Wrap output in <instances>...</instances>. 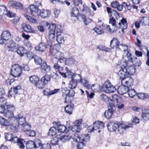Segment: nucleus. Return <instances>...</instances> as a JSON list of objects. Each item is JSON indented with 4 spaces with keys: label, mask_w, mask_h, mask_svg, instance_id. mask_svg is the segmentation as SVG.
Wrapping results in <instances>:
<instances>
[{
    "label": "nucleus",
    "mask_w": 149,
    "mask_h": 149,
    "mask_svg": "<svg viewBox=\"0 0 149 149\" xmlns=\"http://www.w3.org/2000/svg\"><path fill=\"white\" fill-rule=\"evenodd\" d=\"M40 149H51V146L49 143L44 144L41 146Z\"/></svg>",
    "instance_id": "60"
},
{
    "label": "nucleus",
    "mask_w": 149,
    "mask_h": 149,
    "mask_svg": "<svg viewBox=\"0 0 149 149\" xmlns=\"http://www.w3.org/2000/svg\"><path fill=\"white\" fill-rule=\"evenodd\" d=\"M74 141L76 142L80 141L81 139V137L79 136L78 134L72 133V136L71 137Z\"/></svg>",
    "instance_id": "50"
},
{
    "label": "nucleus",
    "mask_w": 149,
    "mask_h": 149,
    "mask_svg": "<svg viewBox=\"0 0 149 149\" xmlns=\"http://www.w3.org/2000/svg\"><path fill=\"white\" fill-rule=\"evenodd\" d=\"M10 3L12 5V6L16 9L22 10L24 8L23 4L20 3L13 1H10Z\"/></svg>",
    "instance_id": "23"
},
{
    "label": "nucleus",
    "mask_w": 149,
    "mask_h": 149,
    "mask_svg": "<svg viewBox=\"0 0 149 149\" xmlns=\"http://www.w3.org/2000/svg\"><path fill=\"white\" fill-rule=\"evenodd\" d=\"M63 97L65 99L64 101L65 103H69L71 102V97L69 95H65V97Z\"/></svg>",
    "instance_id": "58"
},
{
    "label": "nucleus",
    "mask_w": 149,
    "mask_h": 149,
    "mask_svg": "<svg viewBox=\"0 0 149 149\" xmlns=\"http://www.w3.org/2000/svg\"><path fill=\"white\" fill-rule=\"evenodd\" d=\"M80 82L83 86L87 89H89L91 87V85L89 84L88 81L85 79H81Z\"/></svg>",
    "instance_id": "31"
},
{
    "label": "nucleus",
    "mask_w": 149,
    "mask_h": 149,
    "mask_svg": "<svg viewBox=\"0 0 149 149\" xmlns=\"http://www.w3.org/2000/svg\"><path fill=\"white\" fill-rule=\"evenodd\" d=\"M41 70L44 73H48L50 72L51 68L50 66L45 62H43L41 65Z\"/></svg>",
    "instance_id": "17"
},
{
    "label": "nucleus",
    "mask_w": 149,
    "mask_h": 149,
    "mask_svg": "<svg viewBox=\"0 0 149 149\" xmlns=\"http://www.w3.org/2000/svg\"><path fill=\"white\" fill-rule=\"evenodd\" d=\"M17 143L19 148H24L25 147L24 144L25 143V141L23 139H19L17 136L13 137L12 141Z\"/></svg>",
    "instance_id": "15"
},
{
    "label": "nucleus",
    "mask_w": 149,
    "mask_h": 149,
    "mask_svg": "<svg viewBox=\"0 0 149 149\" xmlns=\"http://www.w3.org/2000/svg\"><path fill=\"white\" fill-rule=\"evenodd\" d=\"M128 88L123 85L120 86L118 88L117 92L120 95H124L127 92Z\"/></svg>",
    "instance_id": "20"
},
{
    "label": "nucleus",
    "mask_w": 149,
    "mask_h": 149,
    "mask_svg": "<svg viewBox=\"0 0 149 149\" xmlns=\"http://www.w3.org/2000/svg\"><path fill=\"white\" fill-rule=\"evenodd\" d=\"M56 40L59 44H63L64 42V40L63 35H58L56 36Z\"/></svg>",
    "instance_id": "47"
},
{
    "label": "nucleus",
    "mask_w": 149,
    "mask_h": 149,
    "mask_svg": "<svg viewBox=\"0 0 149 149\" xmlns=\"http://www.w3.org/2000/svg\"><path fill=\"white\" fill-rule=\"evenodd\" d=\"M24 16L30 22L33 23H37L36 19L31 17V16H29L26 14H24Z\"/></svg>",
    "instance_id": "40"
},
{
    "label": "nucleus",
    "mask_w": 149,
    "mask_h": 149,
    "mask_svg": "<svg viewBox=\"0 0 149 149\" xmlns=\"http://www.w3.org/2000/svg\"><path fill=\"white\" fill-rule=\"evenodd\" d=\"M77 82L72 79L68 84V87L71 89H74L77 86Z\"/></svg>",
    "instance_id": "46"
},
{
    "label": "nucleus",
    "mask_w": 149,
    "mask_h": 149,
    "mask_svg": "<svg viewBox=\"0 0 149 149\" xmlns=\"http://www.w3.org/2000/svg\"><path fill=\"white\" fill-rule=\"evenodd\" d=\"M90 139L89 135L88 134H82L81 137V140L84 142L88 141Z\"/></svg>",
    "instance_id": "52"
},
{
    "label": "nucleus",
    "mask_w": 149,
    "mask_h": 149,
    "mask_svg": "<svg viewBox=\"0 0 149 149\" xmlns=\"http://www.w3.org/2000/svg\"><path fill=\"white\" fill-rule=\"evenodd\" d=\"M104 124L103 122L99 121H95L94 123L93 127L90 132H93L95 130L99 129L98 132L100 133L104 128Z\"/></svg>",
    "instance_id": "9"
},
{
    "label": "nucleus",
    "mask_w": 149,
    "mask_h": 149,
    "mask_svg": "<svg viewBox=\"0 0 149 149\" xmlns=\"http://www.w3.org/2000/svg\"><path fill=\"white\" fill-rule=\"evenodd\" d=\"M34 59V62L36 64L40 65L41 64L42 62V60L40 57L35 55Z\"/></svg>",
    "instance_id": "53"
},
{
    "label": "nucleus",
    "mask_w": 149,
    "mask_h": 149,
    "mask_svg": "<svg viewBox=\"0 0 149 149\" xmlns=\"http://www.w3.org/2000/svg\"><path fill=\"white\" fill-rule=\"evenodd\" d=\"M92 90L95 92H97L100 90V86L98 84H93L91 86Z\"/></svg>",
    "instance_id": "48"
},
{
    "label": "nucleus",
    "mask_w": 149,
    "mask_h": 149,
    "mask_svg": "<svg viewBox=\"0 0 149 149\" xmlns=\"http://www.w3.org/2000/svg\"><path fill=\"white\" fill-rule=\"evenodd\" d=\"M123 57L125 60V61L123 63V66H122V64H121V69L119 71L118 73V77L121 80L128 76V75H131L132 74L129 72V69L127 68V61L133 62L132 58V55L129 52H127L126 54L124 55Z\"/></svg>",
    "instance_id": "1"
},
{
    "label": "nucleus",
    "mask_w": 149,
    "mask_h": 149,
    "mask_svg": "<svg viewBox=\"0 0 149 149\" xmlns=\"http://www.w3.org/2000/svg\"><path fill=\"white\" fill-rule=\"evenodd\" d=\"M105 28L104 25L102 24L101 26H97L94 29V30L98 35H100L104 33V29Z\"/></svg>",
    "instance_id": "22"
},
{
    "label": "nucleus",
    "mask_w": 149,
    "mask_h": 149,
    "mask_svg": "<svg viewBox=\"0 0 149 149\" xmlns=\"http://www.w3.org/2000/svg\"><path fill=\"white\" fill-rule=\"evenodd\" d=\"M149 120V110L147 109L143 112L141 114V120L143 121Z\"/></svg>",
    "instance_id": "25"
},
{
    "label": "nucleus",
    "mask_w": 149,
    "mask_h": 149,
    "mask_svg": "<svg viewBox=\"0 0 149 149\" xmlns=\"http://www.w3.org/2000/svg\"><path fill=\"white\" fill-rule=\"evenodd\" d=\"M28 9L31 11V14L34 16L39 15L40 10L39 9L38 7L36 6L31 4L28 7Z\"/></svg>",
    "instance_id": "14"
},
{
    "label": "nucleus",
    "mask_w": 149,
    "mask_h": 149,
    "mask_svg": "<svg viewBox=\"0 0 149 149\" xmlns=\"http://www.w3.org/2000/svg\"><path fill=\"white\" fill-rule=\"evenodd\" d=\"M102 87L103 90L106 93H113L116 90V88L113 86L109 81L105 82Z\"/></svg>",
    "instance_id": "7"
},
{
    "label": "nucleus",
    "mask_w": 149,
    "mask_h": 149,
    "mask_svg": "<svg viewBox=\"0 0 149 149\" xmlns=\"http://www.w3.org/2000/svg\"><path fill=\"white\" fill-rule=\"evenodd\" d=\"M16 52L20 56H22L26 52V49L23 47H17Z\"/></svg>",
    "instance_id": "28"
},
{
    "label": "nucleus",
    "mask_w": 149,
    "mask_h": 149,
    "mask_svg": "<svg viewBox=\"0 0 149 149\" xmlns=\"http://www.w3.org/2000/svg\"><path fill=\"white\" fill-rule=\"evenodd\" d=\"M51 78V76L48 74H45L43 76L41 79L42 81L43 82L45 85L47 84L50 82Z\"/></svg>",
    "instance_id": "27"
},
{
    "label": "nucleus",
    "mask_w": 149,
    "mask_h": 149,
    "mask_svg": "<svg viewBox=\"0 0 149 149\" xmlns=\"http://www.w3.org/2000/svg\"><path fill=\"white\" fill-rule=\"evenodd\" d=\"M81 130V127L80 126L74 125L73 126L71 129V130L70 131H72V133L73 132L78 133L80 132Z\"/></svg>",
    "instance_id": "42"
},
{
    "label": "nucleus",
    "mask_w": 149,
    "mask_h": 149,
    "mask_svg": "<svg viewBox=\"0 0 149 149\" xmlns=\"http://www.w3.org/2000/svg\"><path fill=\"white\" fill-rule=\"evenodd\" d=\"M134 80L131 77L128 76L121 80L122 84L123 85L128 88L132 86L134 83Z\"/></svg>",
    "instance_id": "11"
},
{
    "label": "nucleus",
    "mask_w": 149,
    "mask_h": 149,
    "mask_svg": "<svg viewBox=\"0 0 149 149\" xmlns=\"http://www.w3.org/2000/svg\"><path fill=\"white\" fill-rule=\"evenodd\" d=\"M0 123L2 125L5 126H9L10 127L9 124L8 122L5 118L2 117L0 118Z\"/></svg>",
    "instance_id": "49"
},
{
    "label": "nucleus",
    "mask_w": 149,
    "mask_h": 149,
    "mask_svg": "<svg viewBox=\"0 0 149 149\" xmlns=\"http://www.w3.org/2000/svg\"><path fill=\"white\" fill-rule=\"evenodd\" d=\"M50 53L55 58L58 59V61H63L65 59L64 55L59 51L53 48L50 50Z\"/></svg>",
    "instance_id": "8"
},
{
    "label": "nucleus",
    "mask_w": 149,
    "mask_h": 149,
    "mask_svg": "<svg viewBox=\"0 0 149 149\" xmlns=\"http://www.w3.org/2000/svg\"><path fill=\"white\" fill-rule=\"evenodd\" d=\"M33 142L36 149L39 147H40V148L41 146L42 145L41 141L37 139H36Z\"/></svg>",
    "instance_id": "51"
},
{
    "label": "nucleus",
    "mask_w": 149,
    "mask_h": 149,
    "mask_svg": "<svg viewBox=\"0 0 149 149\" xmlns=\"http://www.w3.org/2000/svg\"><path fill=\"white\" fill-rule=\"evenodd\" d=\"M108 130L110 132L115 131L118 128V130L120 134H122L124 131L132 127V124L130 125L126 123H116L113 122H110L107 125Z\"/></svg>",
    "instance_id": "2"
},
{
    "label": "nucleus",
    "mask_w": 149,
    "mask_h": 149,
    "mask_svg": "<svg viewBox=\"0 0 149 149\" xmlns=\"http://www.w3.org/2000/svg\"><path fill=\"white\" fill-rule=\"evenodd\" d=\"M51 14L50 11L48 10H40L39 15L43 18L49 17Z\"/></svg>",
    "instance_id": "21"
},
{
    "label": "nucleus",
    "mask_w": 149,
    "mask_h": 149,
    "mask_svg": "<svg viewBox=\"0 0 149 149\" xmlns=\"http://www.w3.org/2000/svg\"><path fill=\"white\" fill-rule=\"evenodd\" d=\"M119 44L118 40L116 38H114L111 41L110 46L111 48H116L117 49L120 50Z\"/></svg>",
    "instance_id": "18"
},
{
    "label": "nucleus",
    "mask_w": 149,
    "mask_h": 149,
    "mask_svg": "<svg viewBox=\"0 0 149 149\" xmlns=\"http://www.w3.org/2000/svg\"><path fill=\"white\" fill-rule=\"evenodd\" d=\"M25 144H26L27 149H36L33 141H30Z\"/></svg>",
    "instance_id": "35"
},
{
    "label": "nucleus",
    "mask_w": 149,
    "mask_h": 149,
    "mask_svg": "<svg viewBox=\"0 0 149 149\" xmlns=\"http://www.w3.org/2000/svg\"><path fill=\"white\" fill-rule=\"evenodd\" d=\"M56 27V24H50L49 28V31L55 32Z\"/></svg>",
    "instance_id": "61"
},
{
    "label": "nucleus",
    "mask_w": 149,
    "mask_h": 149,
    "mask_svg": "<svg viewBox=\"0 0 149 149\" xmlns=\"http://www.w3.org/2000/svg\"><path fill=\"white\" fill-rule=\"evenodd\" d=\"M81 16L83 19V21L86 25H88L91 22L92 20L89 18H86L84 15L81 14Z\"/></svg>",
    "instance_id": "39"
},
{
    "label": "nucleus",
    "mask_w": 149,
    "mask_h": 149,
    "mask_svg": "<svg viewBox=\"0 0 149 149\" xmlns=\"http://www.w3.org/2000/svg\"><path fill=\"white\" fill-rule=\"evenodd\" d=\"M62 91L63 93V97H65V95H68L70 93V91L67 88H63Z\"/></svg>",
    "instance_id": "56"
},
{
    "label": "nucleus",
    "mask_w": 149,
    "mask_h": 149,
    "mask_svg": "<svg viewBox=\"0 0 149 149\" xmlns=\"http://www.w3.org/2000/svg\"><path fill=\"white\" fill-rule=\"evenodd\" d=\"M59 140V136L57 135L52 139L51 141V143L53 146L58 145Z\"/></svg>",
    "instance_id": "36"
},
{
    "label": "nucleus",
    "mask_w": 149,
    "mask_h": 149,
    "mask_svg": "<svg viewBox=\"0 0 149 149\" xmlns=\"http://www.w3.org/2000/svg\"><path fill=\"white\" fill-rule=\"evenodd\" d=\"M46 48L45 44L43 42L40 43L38 45L36 46L35 47V49L36 50L41 52H43L45 51Z\"/></svg>",
    "instance_id": "26"
},
{
    "label": "nucleus",
    "mask_w": 149,
    "mask_h": 149,
    "mask_svg": "<svg viewBox=\"0 0 149 149\" xmlns=\"http://www.w3.org/2000/svg\"><path fill=\"white\" fill-rule=\"evenodd\" d=\"M53 124L56 127L59 132H63L66 129V127L61 124L59 121L54 122H53Z\"/></svg>",
    "instance_id": "16"
},
{
    "label": "nucleus",
    "mask_w": 149,
    "mask_h": 149,
    "mask_svg": "<svg viewBox=\"0 0 149 149\" xmlns=\"http://www.w3.org/2000/svg\"><path fill=\"white\" fill-rule=\"evenodd\" d=\"M109 104V107L108 109L104 113V115L106 118L108 119L110 118L113 115L114 111L115 110L114 106L113 103L110 104L109 103H107Z\"/></svg>",
    "instance_id": "10"
},
{
    "label": "nucleus",
    "mask_w": 149,
    "mask_h": 149,
    "mask_svg": "<svg viewBox=\"0 0 149 149\" xmlns=\"http://www.w3.org/2000/svg\"><path fill=\"white\" fill-rule=\"evenodd\" d=\"M72 136V131H69L65 134L59 136L60 140L63 142L68 141Z\"/></svg>",
    "instance_id": "13"
},
{
    "label": "nucleus",
    "mask_w": 149,
    "mask_h": 149,
    "mask_svg": "<svg viewBox=\"0 0 149 149\" xmlns=\"http://www.w3.org/2000/svg\"><path fill=\"white\" fill-rule=\"evenodd\" d=\"M57 129L55 126L51 127L47 133L48 135L52 136L56 135L57 133Z\"/></svg>",
    "instance_id": "33"
},
{
    "label": "nucleus",
    "mask_w": 149,
    "mask_h": 149,
    "mask_svg": "<svg viewBox=\"0 0 149 149\" xmlns=\"http://www.w3.org/2000/svg\"><path fill=\"white\" fill-rule=\"evenodd\" d=\"M55 36V32L49 31V38L51 41L54 40Z\"/></svg>",
    "instance_id": "55"
},
{
    "label": "nucleus",
    "mask_w": 149,
    "mask_h": 149,
    "mask_svg": "<svg viewBox=\"0 0 149 149\" xmlns=\"http://www.w3.org/2000/svg\"><path fill=\"white\" fill-rule=\"evenodd\" d=\"M73 109V107L70 105H68L65 107V112L69 114H71Z\"/></svg>",
    "instance_id": "37"
},
{
    "label": "nucleus",
    "mask_w": 149,
    "mask_h": 149,
    "mask_svg": "<svg viewBox=\"0 0 149 149\" xmlns=\"http://www.w3.org/2000/svg\"><path fill=\"white\" fill-rule=\"evenodd\" d=\"M35 85L39 88L43 89L45 88V85L43 83L41 79L40 80L39 79V80L37 82Z\"/></svg>",
    "instance_id": "45"
},
{
    "label": "nucleus",
    "mask_w": 149,
    "mask_h": 149,
    "mask_svg": "<svg viewBox=\"0 0 149 149\" xmlns=\"http://www.w3.org/2000/svg\"><path fill=\"white\" fill-rule=\"evenodd\" d=\"M127 92L129 96L131 98L133 97L137 94L136 91L134 89H130L129 88H128Z\"/></svg>",
    "instance_id": "41"
},
{
    "label": "nucleus",
    "mask_w": 149,
    "mask_h": 149,
    "mask_svg": "<svg viewBox=\"0 0 149 149\" xmlns=\"http://www.w3.org/2000/svg\"><path fill=\"white\" fill-rule=\"evenodd\" d=\"M6 106L7 107L8 111L9 110L10 111H13L15 109L14 106L13 104H9L8 103L7 104H6Z\"/></svg>",
    "instance_id": "63"
},
{
    "label": "nucleus",
    "mask_w": 149,
    "mask_h": 149,
    "mask_svg": "<svg viewBox=\"0 0 149 149\" xmlns=\"http://www.w3.org/2000/svg\"><path fill=\"white\" fill-rule=\"evenodd\" d=\"M22 127V129L25 133H26L27 132H28L31 129V126L28 124L25 123L23 125Z\"/></svg>",
    "instance_id": "34"
},
{
    "label": "nucleus",
    "mask_w": 149,
    "mask_h": 149,
    "mask_svg": "<svg viewBox=\"0 0 149 149\" xmlns=\"http://www.w3.org/2000/svg\"><path fill=\"white\" fill-rule=\"evenodd\" d=\"M13 135L11 133H6L5 135V138L6 140L12 141V139L13 137Z\"/></svg>",
    "instance_id": "54"
},
{
    "label": "nucleus",
    "mask_w": 149,
    "mask_h": 149,
    "mask_svg": "<svg viewBox=\"0 0 149 149\" xmlns=\"http://www.w3.org/2000/svg\"><path fill=\"white\" fill-rule=\"evenodd\" d=\"M70 73V75L71 76V79L72 80H74L75 81L78 83L80 82L81 79V77L79 74H74L71 72H67V73L68 74Z\"/></svg>",
    "instance_id": "19"
},
{
    "label": "nucleus",
    "mask_w": 149,
    "mask_h": 149,
    "mask_svg": "<svg viewBox=\"0 0 149 149\" xmlns=\"http://www.w3.org/2000/svg\"><path fill=\"white\" fill-rule=\"evenodd\" d=\"M22 26L23 30L25 31L28 32H32V29L29 25L24 23L22 24Z\"/></svg>",
    "instance_id": "30"
},
{
    "label": "nucleus",
    "mask_w": 149,
    "mask_h": 149,
    "mask_svg": "<svg viewBox=\"0 0 149 149\" xmlns=\"http://www.w3.org/2000/svg\"><path fill=\"white\" fill-rule=\"evenodd\" d=\"M7 11L8 10L5 6H0V15H6L7 13Z\"/></svg>",
    "instance_id": "44"
},
{
    "label": "nucleus",
    "mask_w": 149,
    "mask_h": 149,
    "mask_svg": "<svg viewBox=\"0 0 149 149\" xmlns=\"http://www.w3.org/2000/svg\"><path fill=\"white\" fill-rule=\"evenodd\" d=\"M64 61H58L57 63H55L54 64V67L56 69H57L59 71L62 70L63 67L61 66V65L60 64H63L64 63Z\"/></svg>",
    "instance_id": "29"
},
{
    "label": "nucleus",
    "mask_w": 149,
    "mask_h": 149,
    "mask_svg": "<svg viewBox=\"0 0 149 149\" xmlns=\"http://www.w3.org/2000/svg\"><path fill=\"white\" fill-rule=\"evenodd\" d=\"M118 26H116V24L114 26H112V33L116 32L121 26L122 31H123L125 29H126L127 27V24L126 19L123 18L121 20L120 22L118 23Z\"/></svg>",
    "instance_id": "5"
},
{
    "label": "nucleus",
    "mask_w": 149,
    "mask_h": 149,
    "mask_svg": "<svg viewBox=\"0 0 149 149\" xmlns=\"http://www.w3.org/2000/svg\"><path fill=\"white\" fill-rule=\"evenodd\" d=\"M11 74L14 77H19L22 74L21 67L18 64H15L12 67Z\"/></svg>",
    "instance_id": "4"
},
{
    "label": "nucleus",
    "mask_w": 149,
    "mask_h": 149,
    "mask_svg": "<svg viewBox=\"0 0 149 149\" xmlns=\"http://www.w3.org/2000/svg\"><path fill=\"white\" fill-rule=\"evenodd\" d=\"M14 120H16L17 123L16 124L13 123L10 126V128L12 131L15 132H17V130L19 128V125H22L26 123L25 117L20 114H19L14 118Z\"/></svg>",
    "instance_id": "3"
},
{
    "label": "nucleus",
    "mask_w": 149,
    "mask_h": 149,
    "mask_svg": "<svg viewBox=\"0 0 149 149\" xmlns=\"http://www.w3.org/2000/svg\"><path fill=\"white\" fill-rule=\"evenodd\" d=\"M27 135L30 136H34L36 135L35 132L33 130H31L28 131L25 133Z\"/></svg>",
    "instance_id": "62"
},
{
    "label": "nucleus",
    "mask_w": 149,
    "mask_h": 149,
    "mask_svg": "<svg viewBox=\"0 0 149 149\" xmlns=\"http://www.w3.org/2000/svg\"><path fill=\"white\" fill-rule=\"evenodd\" d=\"M11 37V34L8 31H3L1 35V39L0 40V44H4V42L3 40H8Z\"/></svg>",
    "instance_id": "12"
},
{
    "label": "nucleus",
    "mask_w": 149,
    "mask_h": 149,
    "mask_svg": "<svg viewBox=\"0 0 149 149\" xmlns=\"http://www.w3.org/2000/svg\"><path fill=\"white\" fill-rule=\"evenodd\" d=\"M110 100H112V103L113 104L114 103H116V106L118 108L121 109L124 107V105L122 103V98L119 96H118L117 95L113 94L112 95V99Z\"/></svg>",
    "instance_id": "6"
},
{
    "label": "nucleus",
    "mask_w": 149,
    "mask_h": 149,
    "mask_svg": "<svg viewBox=\"0 0 149 149\" xmlns=\"http://www.w3.org/2000/svg\"><path fill=\"white\" fill-rule=\"evenodd\" d=\"M78 142L79 143L77 145L78 148L79 149H81L84 146V141L81 140L80 141Z\"/></svg>",
    "instance_id": "64"
},
{
    "label": "nucleus",
    "mask_w": 149,
    "mask_h": 149,
    "mask_svg": "<svg viewBox=\"0 0 149 149\" xmlns=\"http://www.w3.org/2000/svg\"><path fill=\"white\" fill-rule=\"evenodd\" d=\"M39 78L36 76L34 75L29 78V81L32 84L36 85L37 82L39 80Z\"/></svg>",
    "instance_id": "43"
},
{
    "label": "nucleus",
    "mask_w": 149,
    "mask_h": 149,
    "mask_svg": "<svg viewBox=\"0 0 149 149\" xmlns=\"http://www.w3.org/2000/svg\"><path fill=\"white\" fill-rule=\"evenodd\" d=\"M79 11L77 8L74 7L72 9L71 15L72 17H76L79 15Z\"/></svg>",
    "instance_id": "32"
},
{
    "label": "nucleus",
    "mask_w": 149,
    "mask_h": 149,
    "mask_svg": "<svg viewBox=\"0 0 149 149\" xmlns=\"http://www.w3.org/2000/svg\"><path fill=\"white\" fill-rule=\"evenodd\" d=\"M8 47L10 48V50L16 52L18 47V45L13 40H11L10 42V44L8 45Z\"/></svg>",
    "instance_id": "24"
},
{
    "label": "nucleus",
    "mask_w": 149,
    "mask_h": 149,
    "mask_svg": "<svg viewBox=\"0 0 149 149\" xmlns=\"http://www.w3.org/2000/svg\"><path fill=\"white\" fill-rule=\"evenodd\" d=\"M4 116L8 118L13 117V111L9 110L4 113Z\"/></svg>",
    "instance_id": "59"
},
{
    "label": "nucleus",
    "mask_w": 149,
    "mask_h": 149,
    "mask_svg": "<svg viewBox=\"0 0 149 149\" xmlns=\"http://www.w3.org/2000/svg\"><path fill=\"white\" fill-rule=\"evenodd\" d=\"M138 97L141 99H144L148 97V95L144 93H140L137 94Z\"/></svg>",
    "instance_id": "57"
},
{
    "label": "nucleus",
    "mask_w": 149,
    "mask_h": 149,
    "mask_svg": "<svg viewBox=\"0 0 149 149\" xmlns=\"http://www.w3.org/2000/svg\"><path fill=\"white\" fill-rule=\"evenodd\" d=\"M75 62L74 59L72 58H66L64 63L68 65H70L73 64Z\"/></svg>",
    "instance_id": "38"
}]
</instances>
